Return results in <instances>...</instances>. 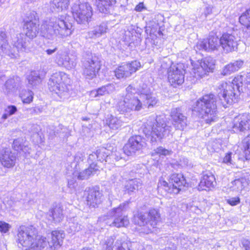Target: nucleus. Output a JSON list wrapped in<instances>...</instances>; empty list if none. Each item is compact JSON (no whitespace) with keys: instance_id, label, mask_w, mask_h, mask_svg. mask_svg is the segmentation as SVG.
Instances as JSON below:
<instances>
[{"instance_id":"obj_49","label":"nucleus","mask_w":250,"mask_h":250,"mask_svg":"<svg viewBox=\"0 0 250 250\" xmlns=\"http://www.w3.org/2000/svg\"><path fill=\"white\" fill-rule=\"evenodd\" d=\"M24 144H26V142L23 139L18 138L13 141V147L15 150L21 152V149Z\"/></svg>"},{"instance_id":"obj_8","label":"nucleus","mask_w":250,"mask_h":250,"mask_svg":"<svg viewBox=\"0 0 250 250\" xmlns=\"http://www.w3.org/2000/svg\"><path fill=\"white\" fill-rule=\"evenodd\" d=\"M101 61L97 56L92 54H86L82 60L83 75L86 79H93L101 69Z\"/></svg>"},{"instance_id":"obj_58","label":"nucleus","mask_w":250,"mask_h":250,"mask_svg":"<svg viewBox=\"0 0 250 250\" xmlns=\"http://www.w3.org/2000/svg\"><path fill=\"white\" fill-rule=\"evenodd\" d=\"M146 7L145 6L143 2H140L135 7V10L137 12H142L144 10H146Z\"/></svg>"},{"instance_id":"obj_21","label":"nucleus","mask_w":250,"mask_h":250,"mask_svg":"<svg viewBox=\"0 0 250 250\" xmlns=\"http://www.w3.org/2000/svg\"><path fill=\"white\" fill-rule=\"evenodd\" d=\"M0 161L2 165L7 168L13 167L16 161V155L10 148H5L1 151Z\"/></svg>"},{"instance_id":"obj_27","label":"nucleus","mask_w":250,"mask_h":250,"mask_svg":"<svg viewBox=\"0 0 250 250\" xmlns=\"http://www.w3.org/2000/svg\"><path fill=\"white\" fill-rule=\"evenodd\" d=\"M124 114L125 116L124 117L125 120L121 119V117H117L110 115L106 119V124L111 129L117 130L120 128L123 125L124 122H126L127 120H130L132 117L131 115L130 118H129L126 115Z\"/></svg>"},{"instance_id":"obj_36","label":"nucleus","mask_w":250,"mask_h":250,"mask_svg":"<svg viewBox=\"0 0 250 250\" xmlns=\"http://www.w3.org/2000/svg\"><path fill=\"white\" fill-rule=\"evenodd\" d=\"M115 90V86L113 84H108L107 85L102 86L98 88L96 91H93V93L95 94V97L103 96L110 93H112Z\"/></svg>"},{"instance_id":"obj_12","label":"nucleus","mask_w":250,"mask_h":250,"mask_svg":"<svg viewBox=\"0 0 250 250\" xmlns=\"http://www.w3.org/2000/svg\"><path fill=\"white\" fill-rule=\"evenodd\" d=\"M168 80L173 87L181 85L184 82L185 69L182 63L170 67L168 70Z\"/></svg>"},{"instance_id":"obj_48","label":"nucleus","mask_w":250,"mask_h":250,"mask_svg":"<svg viewBox=\"0 0 250 250\" xmlns=\"http://www.w3.org/2000/svg\"><path fill=\"white\" fill-rule=\"evenodd\" d=\"M243 181V179H238L232 182L231 188L232 190L236 191L242 190L244 187Z\"/></svg>"},{"instance_id":"obj_53","label":"nucleus","mask_w":250,"mask_h":250,"mask_svg":"<svg viewBox=\"0 0 250 250\" xmlns=\"http://www.w3.org/2000/svg\"><path fill=\"white\" fill-rule=\"evenodd\" d=\"M10 225L3 221H0V231L2 233H6L9 231Z\"/></svg>"},{"instance_id":"obj_52","label":"nucleus","mask_w":250,"mask_h":250,"mask_svg":"<svg viewBox=\"0 0 250 250\" xmlns=\"http://www.w3.org/2000/svg\"><path fill=\"white\" fill-rule=\"evenodd\" d=\"M155 153L159 154L160 155L167 156L171 154L172 151L171 150H169L164 148L162 146H159L155 150Z\"/></svg>"},{"instance_id":"obj_18","label":"nucleus","mask_w":250,"mask_h":250,"mask_svg":"<svg viewBox=\"0 0 250 250\" xmlns=\"http://www.w3.org/2000/svg\"><path fill=\"white\" fill-rule=\"evenodd\" d=\"M220 42V39L217 37L210 36L208 39L198 42L195 46V49L207 51L218 50L221 46Z\"/></svg>"},{"instance_id":"obj_30","label":"nucleus","mask_w":250,"mask_h":250,"mask_svg":"<svg viewBox=\"0 0 250 250\" xmlns=\"http://www.w3.org/2000/svg\"><path fill=\"white\" fill-rule=\"evenodd\" d=\"M108 30L106 23L103 22L99 25L95 26L87 33V36L89 38L96 39L105 34Z\"/></svg>"},{"instance_id":"obj_23","label":"nucleus","mask_w":250,"mask_h":250,"mask_svg":"<svg viewBox=\"0 0 250 250\" xmlns=\"http://www.w3.org/2000/svg\"><path fill=\"white\" fill-rule=\"evenodd\" d=\"M102 194L99 190L90 189L88 191L86 197L87 205L91 208L97 207L102 202Z\"/></svg>"},{"instance_id":"obj_7","label":"nucleus","mask_w":250,"mask_h":250,"mask_svg":"<svg viewBox=\"0 0 250 250\" xmlns=\"http://www.w3.org/2000/svg\"><path fill=\"white\" fill-rule=\"evenodd\" d=\"M160 214L157 209H150L147 212H138L134 214L133 222L140 226H146L149 233L151 228L156 227L157 224L160 221Z\"/></svg>"},{"instance_id":"obj_54","label":"nucleus","mask_w":250,"mask_h":250,"mask_svg":"<svg viewBox=\"0 0 250 250\" xmlns=\"http://www.w3.org/2000/svg\"><path fill=\"white\" fill-rule=\"evenodd\" d=\"M227 203L231 206H236L240 203V198L238 197H234L228 199Z\"/></svg>"},{"instance_id":"obj_33","label":"nucleus","mask_w":250,"mask_h":250,"mask_svg":"<svg viewBox=\"0 0 250 250\" xmlns=\"http://www.w3.org/2000/svg\"><path fill=\"white\" fill-rule=\"evenodd\" d=\"M97 171H94L93 168L89 167L87 169H85L82 171L75 170L73 173V177L76 178L78 180H85L87 179L91 175H94Z\"/></svg>"},{"instance_id":"obj_43","label":"nucleus","mask_w":250,"mask_h":250,"mask_svg":"<svg viewBox=\"0 0 250 250\" xmlns=\"http://www.w3.org/2000/svg\"><path fill=\"white\" fill-rule=\"evenodd\" d=\"M20 97L23 103L29 104L33 100V93L30 90L22 91V92L20 94Z\"/></svg>"},{"instance_id":"obj_17","label":"nucleus","mask_w":250,"mask_h":250,"mask_svg":"<svg viewBox=\"0 0 250 250\" xmlns=\"http://www.w3.org/2000/svg\"><path fill=\"white\" fill-rule=\"evenodd\" d=\"M233 131L234 132H244L250 129V114L244 113L235 117L233 121Z\"/></svg>"},{"instance_id":"obj_63","label":"nucleus","mask_w":250,"mask_h":250,"mask_svg":"<svg viewBox=\"0 0 250 250\" xmlns=\"http://www.w3.org/2000/svg\"><path fill=\"white\" fill-rule=\"evenodd\" d=\"M152 43L153 44H156V45H157L158 44V43H159V42L157 41H152Z\"/></svg>"},{"instance_id":"obj_14","label":"nucleus","mask_w":250,"mask_h":250,"mask_svg":"<svg viewBox=\"0 0 250 250\" xmlns=\"http://www.w3.org/2000/svg\"><path fill=\"white\" fill-rule=\"evenodd\" d=\"M127 205V203H123L117 208H114L108 212V215L114 217L112 222L113 226L117 228H120L125 227L128 225L129 220L127 217L125 215H123V213Z\"/></svg>"},{"instance_id":"obj_47","label":"nucleus","mask_w":250,"mask_h":250,"mask_svg":"<svg viewBox=\"0 0 250 250\" xmlns=\"http://www.w3.org/2000/svg\"><path fill=\"white\" fill-rule=\"evenodd\" d=\"M222 147V145L218 140H214L210 142L208 145V149L211 151H219Z\"/></svg>"},{"instance_id":"obj_55","label":"nucleus","mask_w":250,"mask_h":250,"mask_svg":"<svg viewBox=\"0 0 250 250\" xmlns=\"http://www.w3.org/2000/svg\"><path fill=\"white\" fill-rule=\"evenodd\" d=\"M84 159V155L83 153L78 152H77L74 157V161L76 163H79L83 161Z\"/></svg>"},{"instance_id":"obj_46","label":"nucleus","mask_w":250,"mask_h":250,"mask_svg":"<svg viewBox=\"0 0 250 250\" xmlns=\"http://www.w3.org/2000/svg\"><path fill=\"white\" fill-rule=\"evenodd\" d=\"M27 22L39 23V17L35 11H32L27 14L24 23Z\"/></svg>"},{"instance_id":"obj_28","label":"nucleus","mask_w":250,"mask_h":250,"mask_svg":"<svg viewBox=\"0 0 250 250\" xmlns=\"http://www.w3.org/2000/svg\"><path fill=\"white\" fill-rule=\"evenodd\" d=\"M215 180V177L211 172L204 173L199 183V188L200 190H207V188L213 187Z\"/></svg>"},{"instance_id":"obj_39","label":"nucleus","mask_w":250,"mask_h":250,"mask_svg":"<svg viewBox=\"0 0 250 250\" xmlns=\"http://www.w3.org/2000/svg\"><path fill=\"white\" fill-rule=\"evenodd\" d=\"M27 80L30 84L35 86L41 82V78L38 72L33 71L28 76Z\"/></svg>"},{"instance_id":"obj_22","label":"nucleus","mask_w":250,"mask_h":250,"mask_svg":"<svg viewBox=\"0 0 250 250\" xmlns=\"http://www.w3.org/2000/svg\"><path fill=\"white\" fill-rule=\"evenodd\" d=\"M12 38V43L18 52H25L28 50L29 41H26L24 34L19 33L13 35Z\"/></svg>"},{"instance_id":"obj_40","label":"nucleus","mask_w":250,"mask_h":250,"mask_svg":"<svg viewBox=\"0 0 250 250\" xmlns=\"http://www.w3.org/2000/svg\"><path fill=\"white\" fill-rule=\"evenodd\" d=\"M242 148L247 160H250V134L242 141Z\"/></svg>"},{"instance_id":"obj_59","label":"nucleus","mask_w":250,"mask_h":250,"mask_svg":"<svg viewBox=\"0 0 250 250\" xmlns=\"http://www.w3.org/2000/svg\"><path fill=\"white\" fill-rule=\"evenodd\" d=\"M57 50L58 47L56 46H53V49H50L49 48H48L45 50V52L46 53L47 55H51L55 52H56Z\"/></svg>"},{"instance_id":"obj_57","label":"nucleus","mask_w":250,"mask_h":250,"mask_svg":"<svg viewBox=\"0 0 250 250\" xmlns=\"http://www.w3.org/2000/svg\"><path fill=\"white\" fill-rule=\"evenodd\" d=\"M31 113L34 114H39L42 112V107L37 106L30 109Z\"/></svg>"},{"instance_id":"obj_24","label":"nucleus","mask_w":250,"mask_h":250,"mask_svg":"<svg viewBox=\"0 0 250 250\" xmlns=\"http://www.w3.org/2000/svg\"><path fill=\"white\" fill-rule=\"evenodd\" d=\"M52 240L48 243L52 250H58L62 245L65 234L63 230H54L51 233Z\"/></svg>"},{"instance_id":"obj_50","label":"nucleus","mask_w":250,"mask_h":250,"mask_svg":"<svg viewBox=\"0 0 250 250\" xmlns=\"http://www.w3.org/2000/svg\"><path fill=\"white\" fill-rule=\"evenodd\" d=\"M234 156L235 154H233L232 152H228L226 153L225 156L223 159L222 162L228 165H234L235 163L233 160Z\"/></svg>"},{"instance_id":"obj_11","label":"nucleus","mask_w":250,"mask_h":250,"mask_svg":"<svg viewBox=\"0 0 250 250\" xmlns=\"http://www.w3.org/2000/svg\"><path fill=\"white\" fill-rule=\"evenodd\" d=\"M214 60L210 57H207L200 62L198 61L194 65L191 72L193 77L197 79H200L205 76L207 73L211 72L214 68Z\"/></svg>"},{"instance_id":"obj_29","label":"nucleus","mask_w":250,"mask_h":250,"mask_svg":"<svg viewBox=\"0 0 250 250\" xmlns=\"http://www.w3.org/2000/svg\"><path fill=\"white\" fill-rule=\"evenodd\" d=\"M243 64L244 62L241 60L230 62L224 66L222 71V74L224 76L230 75L239 70Z\"/></svg>"},{"instance_id":"obj_61","label":"nucleus","mask_w":250,"mask_h":250,"mask_svg":"<svg viewBox=\"0 0 250 250\" xmlns=\"http://www.w3.org/2000/svg\"><path fill=\"white\" fill-rule=\"evenodd\" d=\"M76 184V181L74 180H69L68 181V186L69 188H75Z\"/></svg>"},{"instance_id":"obj_6","label":"nucleus","mask_w":250,"mask_h":250,"mask_svg":"<svg viewBox=\"0 0 250 250\" xmlns=\"http://www.w3.org/2000/svg\"><path fill=\"white\" fill-rule=\"evenodd\" d=\"M69 79L63 72L54 73L48 82L50 90L56 94L61 99H68L72 94V86L68 84Z\"/></svg>"},{"instance_id":"obj_32","label":"nucleus","mask_w":250,"mask_h":250,"mask_svg":"<svg viewBox=\"0 0 250 250\" xmlns=\"http://www.w3.org/2000/svg\"><path fill=\"white\" fill-rule=\"evenodd\" d=\"M115 3L116 0H98L97 6L100 12L108 14L110 12V9Z\"/></svg>"},{"instance_id":"obj_13","label":"nucleus","mask_w":250,"mask_h":250,"mask_svg":"<svg viewBox=\"0 0 250 250\" xmlns=\"http://www.w3.org/2000/svg\"><path fill=\"white\" fill-rule=\"evenodd\" d=\"M146 146L145 139L140 135H136L129 139L124 146L123 150L126 155L132 156L141 150Z\"/></svg>"},{"instance_id":"obj_3","label":"nucleus","mask_w":250,"mask_h":250,"mask_svg":"<svg viewBox=\"0 0 250 250\" xmlns=\"http://www.w3.org/2000/svg\"><path fill=\"white\" fill-rule=\"evenodd\" d=\"M72 24L62 15L58 18H51L44 21L41 25L40 33L44 38L53 40L57 37L63 38L71 34Z\"/></svg>"},{"instance_id":"obj_42","label":"nucleus","mask_w":250,"mask_h":250,"mask_svg":"<svg viewBox=\"0 0 250 250\" xmlns=\"http://www.w3.org/2000/svg\"><path fill=\"white\" fill-rule=\"evenodd\" d=\"M115 239V237L113 236L107 237L106 239L103 240L102 242L103 250H113L114 245L115 243V242H114Z\"/></svg>"},{"instance_id":"obj_56","label":"nucleus","mask_w":250,"mask_h":250,"mask_svg":"<svg viewBox=\"0 0 250 250\" xmlns=\"http://www.w3.org/2000/svg\"><path fill=\"white\" fill-rule=\"evenodd\" d=\"M30 150H31V149L28 147L26 143V144H24V145H23V146H22L21 149V151H22V152H23L25 154V156H27L28 154H30Z\"/></svg>"},{"instance_id":"obj_4","label":"nucleus","mask_w":250,"mask_h":250,"mask_svg":"<svg viewBox=\"0 0 250 250\" xmlns=\"http://www.w3.org/2000/svg\"><path fill=\"white\" fill-rule=\"evenodd\" d=\"M17 239L22 246L29 247L26 250H42L48 243L46 237L37 235V229L32 226H20Z\"/></svg>"},{"instance_id":"obj_25","label":"nucleus","mask_w":250,"mask_h":250,"mask_svg":"<svg viewBox=\"0 0 250 250\" xmlns=\"http://www.w3.org/2000/svg\"><path fill=\"white\" fill-rule=\"evenodd\" d=\"M21 79L18 76L8 79L3 88L4 93L7 95L14 92L21 85Z\"/></svg>"},{"instance_id":"obj_31","label":"nucleus","mask_w":250,"mask_h":250,"mask_svg":"<svg viewBox=\"0 0 250 250\" xmlns=\"http://www.w3.org/2000/svg\"><path fill=\"white\" fill-rule=\"evenodd\" d=\"M39 23L27 22H25L23 29L25 36L29 38L33 39L37 36L39 30Z\"/></svg>"},{"instance_id":"obj_64","label":"nucleus","mask_w":250,"mask_h":250,"mask_svg":"<svg viewBox=\"0 0 250 250\" xmlns=\"http://www.w3.org/2000/svg\"><path fill=\"white\" fill-rule=\"evenodd\" d=\"M28 208V206H27L26 205H25L24 206V207H23L24 209H27V208Z\"/></svg>"},{"instance_id":"obj_35","label":"nucleus","mask_w":250,"mask_h":250,"mask_svg":"<svg viewBox=\"0 0 250 250\" xmlns=\"http://www.w3.org/2000/svg\"><path fill=\"white\" fill-rule=\"evenodd\" d=\"M69 4V0H53L51 6L57 12L66 9Z\"/></svg>"},{"instance_id":"obj_16","label":"nucleus","mask_w":250,"mask_h":250,"mask_svg":"<svg viewBox=\"0 0 250 250\" xmlns=\"http://www.w3.org/2000/svg\"><path fill=\"white\" fill-rule=\"evenodd\" d=\"M140 66V63L134 61L130 63H126L119 66L114 71L115 75L118 79H125L136 72Z\"/></svg>"},{"instance_id":"obj_15","label":"nucleus","mask_w":250,"mask_h":250,"mask_svg":"<svg viewBox=\"0 0 250 250\" xmlns=\"http://www.w3.org/2000/svg\"><path fill=\"white\" fill-rule=\"evenodd\" d=\"M76 59L75 56H70L66 51L62 50H58L54 57V61L58 65L67 69L75 67L77 63Z\"/></svg>"},{"instance_id":"obj_60","label":"nucleus","mask_w":250,"mask_h":250,"mask_svg":"<svg viewBox=\"0 0 250 250\" xmlns=\"http://www.w3.org/2000/svg\"><path fill=\"white\" fill-rule=\"evenodd\" d=\"M242 245L245 250H250V241L248 240H244L242 241Z\"/></svg>"},{"instance_id":"obj_45","label":"nucleus","mask_w":250,"mask_h":250,"mask_svg":"<svg viewBox=\"0 0 250 250\" xmlns=\"http://www.w3.org/2000/svg\"><path fill=\"white\" fill-rule=\"evenodd\" d=\"M125 155H126L124 150L120 149L119 151H115L113 152L109 156V159L112 158L115 159L116 161H118L119 160H123L125 162V159L124 157Z\"/></svg>"},{"instance_id":"obj_10","label":"nucleus","mask_w":250,"mask_h":250,"mask_svg":"<svg viewBox=\"0 0 250 250\" xmlns=\"http://www.w3.org/2000/svg\"><path fill=\"white\" fill-rule=\"evenodd\" d=\"M187 184L185 178L181 173L172 174L169 180V184L165 181H161L158 183V188L163 186L165 189L169 193L177 194L181 190V188Z\"/></svg>"},{"instance_id":"obj_62","label":"nucleus","mask_w":250,"mask_h":250,"mask_svg":"<svg viewBox=\"0 0 250 250\" xmlns=\"http://www.w3.org/2000/svg\"><path fill=\"white\" fill-rule=\"evenodd\" d=\"M81 250H93V249H92L91 248H83V249H82Z\"/></svg>"},{"instance_id":"obj_26","label":"nucleus","mask_w":250,"mask_h":250,"mask_svg":"<svg viewBox=\"0 0 250 250\" xmlns=\"http://www.w3.org/2000/svg\"><path fill=\"white\" fill-rule=\"evenodd\" d=\"M63 217V208L60 206H56L50 209L48 213V220L55 223L61 222Z\"/></svg>"},{"instance_id":"obj_38","label":"nucleus","mask_w":250,"mask_h":250,"mask_svg":"<svg viewBox=\"0 0 250 250\" xmlns=\"http://www.w3.org/2000/svg\"><path fill=\"white\" fill-rule=\"evenodd\" d=\"M87 161L89 164V167L93 168L94 171H97L99 169V167L97 165V162L99 160L96 151L89 154Z\"/></svg>"},{"instance_id":"obj_44","label":"nucleus","mask_w":250,"mask_h":250,"mask_svg":"<svg viewBox=\"0 0 250 250\" xmlns=\"http://www.w3.org/2000/svg\"><path fill=\"white\" fill-rule=\"evenodd\" d=\"M239 21L246 27H250V8L240 17Z\"/></svg>"},{"instance_id":"obj_20","label":"nucleus","mask_w":250,"mask_h":250,"mask_svg":"<svg viewBox=\"0 0 250 250\" xmlns=\"http://www.w3.org/2000/svg\"><path fill=\"white\" fill-rule=\"evenodd\" d=\"M173 125L176 129L183 130L188 125L186 116L183 115L179 108H174L171 112Z\"/></svg>"},{"instance_id":"obj_37","label":"nucleus","mask_w":250,"mask_h":250,"mask_svg":"<svg viewBox=\"0 0 250 250\" xmlns=\"http://www.w3.org/2000/svg\"><path fill=\"white\" fill-rule=\"evenodd\" d=\"M18 111L17 107L14 105H8L4 109V113L0 119V122H4L10 116L15 114Z\"/></svg>"},{"instance_id":"obj_1","label":"nucleus","mask_w":250,"mask_h":250,"mask_svg":"<svg viewBox=\"0 0 250 250\" xmlns=\"http://www.w3.org/2000/svg\"><path fill=\"white\" fill-rule=\"evenodd\" d=\"M243 76L235 77L231 83L222 82L218 86V98L213 94H206L199 98L193 106V111L203 118L207 124L216 122L218 119L217 105L226 108L236 99L237 93L242 90Z\"/></svg>"},{"instance_id":"obj_19","label":"nucleus","mask_w":250,"mask_h":250,"mask_svg":"<svg viewBox=\"0 0 250 250\" xmlns=\"http://www.w3.org/2000/svg\"><path fill=\"white\" fill-rule=\"evenodd\" d=\"M238 41V38L234 35L226 33L220 37V43L223 50L229 53L236 50Z\"/></svg>"},{"instance_id":"obj_5","label":"nucleus","mask_w":250,"mask_h":250,"mask_svg":"<svg viewBox=\"0 0 250 250\" xmlns=\"http://www.w3.org/2000/svg\"><path fill=\"white\" fill-rule=\"evenodd\" d=\"M171 129L163 119L151 116L147 120L143 132L152 143H156L168 136Z\"/></svg>"},{"instance_id":"obj_41","label":"nucleus","mask_w":250,"mask_h":250,"mask_svg":"<svg viewBox=\"0 0 250 250\" xmlns=\"http://www.w3.org/2000/svg\"><path fill=\"white\" fill-rule=\"evenodd\" d=\"M96 152L99 161L102 163L108 161L109 155L108 150L105 148H99L96 150Z\"/></svg>"},{"instance_id":"obj_51","label":"nucleus","mask_w":250,"mask_h":250,"mask_svg":"<svg viewBox=\"0 0 250 250\" xmlns=\"http://www.w3.org/2000/svg\"><path fill=\"white\" fill-rule=\"evenodd\" d=\"M113 250H130V249L126 244L122 242L120 240H117L114 245Z\"/></svg>"},{"instance_id":"obj_9","label":"nucleus","mask_w":250,"mask_h":250,"mask_svg":"<svg viewBox=\"0 0 250 250\" xmlns=\"http://www.w3.org/2000/svg\"><path fill=\"white\" fill-rule=\"evenodd\" d=\"M74 19L79 24L88 22L92 16V7L89 3L75 4L71 8Z\"/></svg>"},{"instance_id":"obj_34","label":"nucleus","mask_w":250,"mask_h":250,"mask_svg":"<svg viewBox=\"0 0 250 250\" xmlns=\"http://www.w3.org/2000/svg\"><path fill=\"white\" fill-rule=\"evenodd\" d=\"M142 185V181L140 179H131L127 181L125 185V188L129 193L133 192L134 190H138L139 188H141Z\"/></svg>"},{"instance_id":"obj_2","label":"nucleus","mask_w":250,"mask_h":250,"mask_svg":"<svg viewBox=\"0 0 250 250\" xmlns=\"http://www.w3.org/2000/svg\"><path fill=\"white\" fill-rule=\"evenodd\" d=\"M126 91L125 97L119 101L116 108L121 114L126 115L129 118L133 111H140L144 106L153 107L157 103V99L151 93H142L139 95L131 85L127 87Z\"/></svg>"}]
</instances>
